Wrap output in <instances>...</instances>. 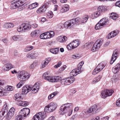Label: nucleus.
Segmentation results:
<instances>
[{"instance_id":"1","label":"nucleus","mask_w":120,"mask_h":120,"mask_svg":"<svg viewBox=\"0 0 120 120\" xmlns=\"http://www.w3.org/2000/svg\"><path fill=\"white\" fill-rule=\"evenodd\" d=\"M72 106L71 103H68L65 104L61 106L59 111L60 114H64L68 112V115L70 116L72 114V110L71 108Z\"/></svg>"},{"instance_id":"2","label":"nucleus","mask_w":120,"mask_h":120,"mask_svg":"<svg viewBox=\"0 0 120 120\" xmlns=\"http://www.w3.org/2000/svg\"><path fill=\"white\" fill-rule=\"evenodd\" d=\"M10 8L12 9L18 8L19 11H20L25 8L22 2L20 0L13 3L11 4Z\"/></svg>"},{"instance_id":"3","label":"nucleus","mask_w":120,"mask_h":120,"mask_svg":"<svg viewBox=\"0 0 120 120\" xmlns=\"http://www.w3.org/2000/svg\"><path fill=\"white\" fill-rule=\"evenodd\" d=\"M18 78L19 80L22 82L27 80L30 77L29 74L27 72L22 71L19 73Z\"/></svg>"},{"instance_id":"4","label":"nucleus","mask_w":120,"mask_h":120,"mask_svg":"<svg viewBox=\"0 0 120 120\" xmlns=\"http://www.w3.org/2000/svg\"><path fill=\"white\" fill-rule=\"evenodd\" d=\"M80 20V19L78 17L74 18L70 21L65 22L64 24V26L65 27L70 28L71 26L79 22Z\"/></svg>"},{"instance_id":"5","label":"nucleus","mask_w":120,"mask_h":120,"mask_svg":"<svg viewBox=\"0 0 120 120\" xmlns=\"http://www.w3.org/2000/svg\"><path fill=\"white\" fill-rule=\"evenodd\" d=\"M103 42V40L101 39L97 40L93 45L91 49V51L93 52H94L97 49H98L102 45Z\"/></svg>"},{"instance_id":"6","label":"nucleus","mask_w":120,"mask_h":120,"mask_svg":"<svg viewBox=\"0 0 120 120\" xmlns=\"http://www.w3.org/2000/svg\"><path fill=\"white\" fill-rule=\"evenodd\" d=\"M30 112L29 109L27 108H25L22 109L19 113V115L24 118L25 117L27 116Z\"/></svg>"},{"instance_id":"7","label":"nucleus","mask_w":120,"mask_h":120,"mask_svg":"<svg viewBox=\"0 0 120 120\" xmlns=\"http://www.w3.org/2000/svg\"><path fill=\"white\" fill-rule=\"evenodd\" d=\"M108 20L105 18L101 19L96 25L95 28L96 30L101 28L102 26L105 25Z\"/></svg>"},{"instance_id":"8","label":"nucleus","mask_w":120,"mask_h":120,"mask_svg":"<svg viewBox=\"0 0 120 120\" xmlns=\"http://www.w3.org/2000/svg\"><path fill=\"white\" fill-rule=\"evenodd\" d=\"M45 112H40L33 117L32 120H43L46 116Z\"/></svg>"},{"instance_id":"9","label":"nucleus","mask_w":120,"mask_h":120,"mask_svg":"<svg viewBox=\"0 0 120 120\" xmlns=\"http://www.w3.org/2000/svg\"><path fill=\"white\" fill-rule=\"evenodd\" d=\"M113 92V91L112 90H103L101 92V96L102 98H105L108 96H111Z\"/></svg>"},{"instance_id":"10","label":"nucleus","mask_w":120,"mask_h":120,"mask_svg":"<svg viewBox=\"0 0 120 120\" xmlns=\"http://www.w3.org/2000/svg\"><path fill=\"white\" fill-rule=\"evenodd\" d=\"M15 110L14 108H12L9 110L6 116V120H10L13 116Z\"/></svg>"},{"instance_id":"11","label":"nucleus","mask_w":120,"mask_h":120,"mask_svg":"<svg viewBox=\"0 0 120 120\" xmlns=\"http://www.w3.org/2000/svg\"><path fill=\"white\" fill-rule=\"evenodd\" d=\"M104 65L102 63L99 64L94 70L93 73L95 74V73H98L102 70L105 67Z\"/></svg>"},{"instance_id":"12","label":"nucleus","mask_w":120,"mask_h":120,"mask_svg":"<svg viewBox=\"0 0 120 120\" xmlns=\"http://www.w3.org/2000/svg\"><path fill=\"white\" fill-rule=\"evenodd\" d=\"M31 90V87L29 86L26 85L24 86L22 90V94H26L30 91Z\"/></svg>"},{"instance_id":"13","label":"nucleus","mask_w":120,"mask_h":120,"mask_svg":"<svg viewBox=\"0 0 120 120\" xmlns=\"http://www.w3.org/2000/svg\"><path fill=\"white\" fill-rule=\"evenodd\" d=\"M6 105L5 106V104L3 106L2 111L0 112V119L2 120L4 117V115L6 112H7L8 109L6 107Z\"/></svg>"},{"instance_id":"14","label":"nucleus","mask_w":120,"mask_h":120,"mask_svg":"<svg viewBox=\"0 0 120 120\" xmlns=\"http://www.w3.org/2000/svg\"><path fill=\"white\" fill-rule=\"evenodd\" d=\"M47 8V4H44L37 10V12L38 13H41L42 12L45 11Z\"/></svg>"},{"instance_id":"15","label":"nucleus","mask_w":120,"mask_h":120,"mask_svg":"<svg viewBox=\"0 0 120 120\" xmlns=\"http://www.w3.org/2000/svg\"><path fill=\"white\" fill-rule=\"evenodd\" d=\"M39 84L35 83L34 85L31 87V90H32V92L33 94H35L39 90Z\"/></svg>"},{"instance_id":"16","label":"nucleus","mask_w":120,"mask_h":120,"mask_svg":"<svg viewBox=\"0 0 120 120\" xmlns=\"http://www.w3.org/2000/svg\"><path fill=\"white\" fill-rule=\"evenodd\" d=\"M83 64V61L79 63L78 65L77 68L74 69L77 74H80L82 72V71L81 70V69Z\"/></svg>"},{"instance_id":"17","label":"nucleus","mask_w":120,"mask_h":120,"mask_svg":"<svg viewBox=\"0 0 120 120\" xmlns=\"http://www.w3.org/2000/svg\"><path fill=\"white\" fill-rule=\"evenodd\" d=\"M69 7L68 5L64 4L62 6L60 10V11L61 13L66 12L69 10Z\"/></svg>"},{"instance_id":"18","label":"nucleus","mask_w":120,"mask_h":120,"mask_svg":"<svg viewBox=\"0 0 120 120\" xmlns=\"http://www.w3.org/2000/svg\"><path fill=\"white\" fill-rule=\"evenodd\" d=\"M14 99L18 103L22 101V98L21 96V95L19 93H17L14 96Z\"/></svg>"},{"instance_id":"19","label":"nucleus","mask_w":120,"mask_h":120,"mask_svg":"<svg viewBox=\"0 0 120 120\" xmlns=\"http://www.w3.org/2000/svg\"><path fill=\"white\" fill-rule=\"evenodd\" d=\"M117 55L116 52H113L110 62V64H112L116 59Z\"/></svg>"},{"instance_id":"20","label":"nucleus","mask_w":120,"mask_h":120,"mask_svg":"<svg viewBox=\"0 0 120 120\" xmlns=\"http://www.w3.org/2000/svg\"><path fill=\"white\" fill-rule=\"evenodd\" d=\"M74 48L78 47L80 44V42L78 40H75L71 42Z\"/></svg>"},{"instance_id":"21","label":"nucleus","mask_w":120,"mask_h":120,"mask_svg":"<svg viewBox=\"0 0 120 120\" xmlns=\"http://www.w3.org/2000/svg\"><path fill=\"white\" fill-rule=\"evenodd\" d=\"M97 108V106L96 105H93L87 111V113H89L94 112Z\"/></svg>"},{"instance_id":"22","label":"nucleus","mask_w":120,"mask_h":120,"mask_svg":"<svg viewBox=\"0 0 120 120\" xmlns=\"http://www.w3.org/2000/svg\"><path fill=\"white\" fill-rule=\"evenodd\" d=\"M98 11L101 13H103L106 10V7L104 6H99L98 8Z\"/></svg>"},{"instance_id":"23","label":"nucleus","mask_w":120,"mask_h":120,"mask_svg":"<svg viewBox=\"0 0 120 120\" xmlns=\"http://www.w3.org/2000/svg\"><path fill=\"white\" fill-rule=\"evenodd\" d=\"M51 82H56L59 81L61 79V77L59 76H51Z\"/></svg>"},{"instance_id":"24","label":"nucleus","mask_w":120,"mask_h":120,"mask_svg":"<svg viewBox=\"0 0 120 120\" xmlns=\"http://www.w3.org/2000/svg\"><path fill=\"white\" fill-rule=\"evenodd\" d=\"M14 25L11 23H5L3 26L4 28H8L13 27Z\"/></svg>"},{"instance_id":"25","label":"nucleus","mask_w":120,"mask_h":120,"mask_svg":"<svg viewBox=\"0 0 120 120\" xmlns=\"http://www.w3.org/2000/svg\"><path fill=\"white\" fill-rule=\"evenodd\" d=\"M47 75L48 73L47 72L45 73L43 75V78H44L45 79L51 82V76H47Z\"/></svg>"},{"instance_id":"26","label":"nucleus","mask_w":120,"mask_h":120,"mask_svg":"<svg viewBox=\"0 0 120 120\" xmlns=\"http://www.w3.org/2000/svg\"><path fill=\"white\" fill-rule=\"evenodd\" d=\"M23 27L24 31L25 30L29 29L31 28L30 25L29 24L23 23L22 24V26Z\"/></svg>"},{"instance_id":"27","label":"nucleus","mask_w":120,"mask_h":120,"mask_svg":"<svg viewBox=\"0 0 120 120\" xmlns=\"http://www.w3.org/2000/svg\"><path fill=\"white\" fill-rule=\"evenodd\" d=\"M61 83L63 85H68L70 84L67 78L62 79L61 80Z\"/></svg>"},{"instance_id":"28","label":"nucleus","mask_w":120,"mask_h":120,"mask_svg":"<svg viewBox=\"0 0 120 120\" xmlns=\"http://www.w3.org/2000/svg\"><path fill=\"white\" fill-rule=\"evenodd\" d=\"M103 75V74L101 75H99L98 77L94 78L92 81V83L93 84L97 83L99 81L102 77V75Z\"/></svg>"},{"instance_id":"29","label":"nucleus","mask_w":120,"mask_h":120,"mask_svg":"<svg viewBox=\"0 0 120 120\" xmlns=\"http://www.w3.org/2000/svg\"><path fill=\"white\" fill-rule=\"evenodd\" d=\"M49 105L53 111H54L57 107V105L55 103L51 102Z\"/></svg>"},{"instance_id":"30","label":"nucleus","mask_w":120,"mask_h":120,"mask_svg":"<svg viewBox=\"0 0 120 120\" xmlns=\"http://www.w3.org/2000/svg\"><path fill=\"white\" fill-rule=\"evenodd\" d=\"M38 5V4L37 3H35L30 5L29 6L28 8L30 9H31L37 7Z\"/></svg>"},{"instance_id":"31","label":"nucleus","mask_w":120,"mask_h":120,"mask_svg":"<svg viewBox=\"0 0 120 120\" xmlns=\"http://www.w3.org/2000/svg\"><path fill=\"white\" fill-rule=\"evenodd\" d=\"M51 59L50 58H48L46 59L45 60L44 62L42 64V67L43 68L45 67L48 64L51 60Z\"/></svg>"},{"instance_id":"32","label":"nucleus","mask_w":120,"mask_h":120,"mask_svg":"<svg viewBox=\"0 0 120 120\" xmlns=\"http://www.w3.org/2000/svg\"><path fill=\"white\" fill-rule=\"evenodd\" d=\"M18 105L20 106H26L28 105V103L26 101H21L18 103Z\"/></svg>"},{"instance_id":"33","label":"nucleus","mask_w":120,"mask_h":120,"mask_svg":"<svg viewBox=\"0 0 120 120\" xmlns=\"http://www.w3.org/2000/svg\"><path fill=\"white\" fill-rule=\"evenodd\" d=\"M44 111L45 112H47L48 113L51 112L53 111L52 110V109L50 108L49 106V105L45 107Z\"/></svg>"},{"instance_id":"34","label":"nucleus","mask_w":120,"mask_h":120,"mask_svg":"<svg viewBox=\"0 0 120 120\" xmlns=\"http://www.w3.org/2000/svg\"><path fill=\"white\" fill-rule=\"evenodd\" d=\"M110 19L113 20H115L118 18V15L116 13H112L110 14L109 17Z\"/></svg>"},{"instance_id":"35","label":"nucleus","mask_w":120,"mask_h":120,"mask_svg":"<svg viewBox=\"0 0 120 120\" xmlns=\"http://www.w3.org/2000/svg\"><path fill=\"white\" fill-rule=\"evenodd\" d=\"M12 39L15 41H19L21 39V36L19 35H15L12 37Z\"/></svg>"},{"instance_id":"36","label":"nucleus","mask_w":120,"mask_h":120,"mask_svg":"<svg viewBox=\"0 0 120 120\" xmlns=\"http://www.w3.org/2000/svg\"><path fill=\"white\" fill-rule=\"evenodd\" d=\"M39 30H36L32 31L30 34L31 36L32 37H34L36 36H38L39 34Z\"/></svg>"},{"instance_id":"37","label":"nucleus","mask_w":120,"mask_h":120,"mask_svg":"<svg viewBox=\"0 0 120 120\" xmlns=\"http://www.w3.org/2000/svg\"><path fill=\"white\" fill-rule=\"evenodd\" d=\"M26 57L31 59H34L35 58L34 54L31 53H29L26 55Z\"/></svg>"},{"instance_id":"38","label":"nucleus","mask_w":120,"mask_h":120,"mask_svg":"<svg viewBox=\"0 0 120 120\" xmlns=\"http://www.w3.org/2000/svg\"><path fill=\"white\" fill-rule=\"evenodd\" d=\"M50 51L51 53L53 54H57L58 51H59L58 49L57 48H52L50 49Z\"/></svg>"},{"instance_id":"39","label":"nucleus","mask_w":120,"mask_h":120,"mask_svg":"<svg viewBox=\"0 0 120 120\" xmlns=\"http://www.w3.org/2000/svg\"><path fill=\"white\" fill-rule=\"evenodd\" d=\"M58 93V92L57 91H55L51 94H50L48 96V99L49 100L52 99L54 96L56 95Z\"/></svg>"},{"instance_id":"40","label":"nucleus","mask_w":120,"mask_h":120,"mask_svg":"<svg viewBox=\"0 0 120 120\" xmlns=\"http://www.w3.org/2000/svg\"><path fill=\"white\" fill-rule=\"evenodd\" d=\"M88 16L87 15H86L83 16L82 19V23H85L86 22L88 19Z\"/></svg>"},{"instance_id":"41","label":"nucleus","mask_w":120,"mask_h":120,"mask_svg":"<svg viewBox=\"0 0 120 120\" xmlns=\"http://www.w3.org/2000/svg\"><path fill=\"white\" fill-rule=\"evenodd\" d=\"M34 48L33 46H30L24 49V51L25 52L30 51Z\"/></svg>"},{"instance_id":"42","label":"nucleus","mask_w":120,"mask_h":120,"mask_svg":"<svg viewBox=\"0 0 120 120\" xmlns=\"http://www.w3.org/2000/svg\"><path fill=\"white\" fill-rule=\"evenodd\" d=\"M67 78L70 84L72 83L75 81V79L73 77L71 76Z\"/></svg>"},{"instance_id":"43","label":"nucleus","mask_w":120,"mask_h":120,"mask_svg":"<svg viewBox=\"0 0 120 120\" xmlns=\"http://www.w3.org/2000/svg\"><path fill=\"white\" fill-rule=\"evenodd\" d=\"M22 24L19 26L17 28V30L19 32H23L24 31L23 27H22Z\"/></svg>"},{"instance_id":"44","label":"nucleus","mask_w":120,"mask_h":120,"mask_svg":"<svg viewBox=\"0 0 120 120\" xmlns=\"http://www.w3.org/2000/svg\"><path fill=\"white\" fill-rule=\"evenodd\" d=\"M67 48L69 50H71V49H74L73 46L71 44V42L67 46Z\"/></svg>"},{"instance_id":"45","label":"nucleus","mask_w":120,"mask_h":120,"mask_svg":"<svg viewBox=\"0 0 120 120\" xmlns=\"http://www.w3.org/2000/svg\"><path fill=\"white\" fill-rule=\"evenodd\" d=\"M44 39H48L51 38V36L49 34L48 32L45 33Z\"/></svg>"},{"instance_id":"46","label":"nucleus","mask_w":120,"mask_h":120,"mask_svg":"<svg viewBox=\"0 0 120 120\" xmlns=\"http://www.w3.org/2000/svg\"><path fill=\"white\" fill-rule=\"evenodd\" d=\"M119 71L118 69L116 68L115 67L113 68L112 69V71L115 74L117 73Z\"/></svg>"},{"instance_id":"47","label":"nucleus","mask_w":120,"mask_h":120,"mask_svg":"<svg viewBox=\"0 0 120 120\" xmlns=\"http://www.w3.org/2000/svg\"><path fill=\"white\" fill-rule=\"evenodd\" d=\"M91 43H86L84 45V46L86 47L87 49H89L91 47Z\"/></svg>"},{"instance_id":"48","label":"nucleus","mask_w":120,"mask_h":120,"mask_svg":"<svg viewBox=\"0 0 120 120\" xmlns=\"http://www.w3.org/2000/svg\"><path fill=\"white\" fill-rule=\"evenodd\" d=\"M71 75H72L73 76H75L78 74L76 72L75 70L74 69L71 71Z\"/></svg>"},{"instance_id":"49","label":"nucleus","mask_w":120,"mask_h":120,"mask_svg":"<svg viewBox=\"0 0 120 120\" xmlns=\"http://www.w3.org/2000/svg\"><path fill=\"white\" fill-rule=\"evenodd\" d=\"M94 16L95 18H97L98 17L101 13L98 11L95 12L94 13Z\"/></svg>"},{"instance_id":"50","label":"nucleus","mask_w":120,"mask_h":120,"mask_svg":"<svg viewBox=\"0 0 120 120\" xmlns=\"http://www.w3.org/2000/svg\"><path fill=\"white\" fill-rule=\"evenodd\" d=\"M53 16V14L52 12H50V13H48L47 16L48 18H52Z\"/></svg>"},{"instance_id":"51","label":"nucleus","mask_w":120,"mask_h":120,"mask_svg":"<svg viewBox=\"0 0 120 120\" xmlns=\"http://www.w3.org/2000/svg\"><path fill=\"white\" fill-rule=\"evenodd\" d=\"M23 85V82L21 81L18 84L16 85L17 88H19Z\"/></svg>"},{"instance_id":"52","label":"nucleus","mask_w":120,"mask_h":120,"mask_svg":"<svg viewBox=\"0 0 120 120\" xmlns=\"http://www.w3.org/2000/svg\"><path fill=\"white\" fill-rule=\"evenodd\" d=\"M66 66V65H64L62 67L60 68L59 69V71L60 72L63 70H64L65 69Z\"/></svg>"},{"instance_id":"53","label":"nucleus","mask_w":120,"mask_h":120,"mask_svg":"<svg viewBox=\"0 0 120 120\" xmlns=\"http://www.w3.org/2000/svg\"><path fill=\"white\" fill-rule=\"evenodd\" d=\"M3 70L4 71H8L9 70V68H8L7 67V66L6 65H4L3 67Z\"/></svg>"},{"instance_id":"54","label":"nucleus","mask_w":120,"mask_h":120,"mask_svg":"<svg viewBox=\"0 0 120 120\" xmlns=\"http://www.w3.org/2000/svg\"><path fill=\"white\" fill-rule=\"evenodd\" d=\"M23 119L22 117L19 116V115L17 116L16 117L15 120H23Z\"/></svg>"},{"instance_id":"55","label":"nucleus","mask_w":120,"mask_h":120,"mask_svg":"<svg viewBox=\"0 0 120 120\" xmlns=\"http://www.w3.org/2000/svg\"><path fill=\"white\" fill-rule=\"evenodd\" d=\"M48 33L49 34V35L51 36V38L53 37L55 35L54 32V31H50L49 32H48Z\"/></svg>"},{"instance_id":"56","label":"nucleus","mask_w":120,"mask_h":120,"mask_svg":"<svg viewBox=\"0 0 120 120\" xmlns=\"http://www.w3.org/2000/svg\"><path fill=\"white\" fill-rule=\"evenodd\" d=\"M5 94V92L3 91L1 89H0V96H4Z\"/></svg>"},{"instance_id":"57","label":"nucleus","mask_w":120,"mask_h":120,"mask_svg":"<svg viewBox=\"0 0 120 120\" xmlns=\"http://www.w3.org/2000/svg\"><path fill=\"white\" fill-rule=\"evenodd\" d=\"M57 40L59 42H63V38L61 36L57 38Z\"/></svg>"},{"instance_id":"58","label":"nucleus","mask_w":120,"mask_h":120,"mask_svg":"<svg viewBox=\"0 0 120 120\" xmlns=\"http://www.w3.org/2000/svg\"><path fill=\"white\" fill-rule=\"evenodd\" d=\"M116 105L117 106L120 107V98L117 100L116 102Z\"/></svg>"},{"instance_id":"59","label":"nucleus","mask_w":120,"mask_h":120,"mask_svg":"<svg viewBox=\"0 0 120 120\" xmlns=\"http://www.w3.org/2000/svg\"><path fill=\"white\" fill-rule=\"evenodd\" d=\"M36 65V63L35 62H34L32 64H31L30 66V69H32L33 68L35 67Z\"/></svg>"},{"instance_id":"60","label":"nucleus","mask_w":120,"mask_h":120,"mask_svg":"<svg viewBox=\"0 0 120 120\" xmlns=\"http://www.w3.org/2000/svg\"><path fill=\"white\" fill-rule=\"evenodd\" d=\"M6 65L7 66V67L8 68H9V70L13 67L12 65L10 63H8Z\"/></svg>"},{"instance_id":"61","label":"nucleus","mask_w":120,"mask_h":120,"mask_svg":"<svg viewBox=\"0 0 120 120\" xmlns=\"http://www.w3.org/2000/svg\"><path fill=\"white\" fill-rule=\"evenodd\" d=\"M45 34V33H43L40 35V37L41 39H44Z\"/></svg>"},{"instance_id":"62","label":"nucleus","mask_w":120,"mask_h":120,"mask_svg":"<svg viewBox=\"0 0 120 120\" xmlns=\"http://www.w3.org/2000/svg\"><path fill=\"white\" fill-rule=\"evenodd\" d=\"M115 67L116 68H117V69H118V70H120V64L119 63H118L116 65Z\"/></svg>"},{"instance_id":"63","label":"nucleus","mask_w":120,"mask_h":120,"mask_svg":"<svg viewBox=\"0 0 120 120\" xmlns=\"http://www.w3.org/2000/svg\"><path fill=\"white\" fill-rule=\"evenodd\" d=\"M115 5L116 6L120 7V1H117L115 3Z\"/></svg>"},{"instance_id":"64","label":"nucleus","mask_w":120,"mask_h":120,"mask_svg":"<svg viewBox=\"0 0 120 120\" xmlns=\"http://www.w3.org/2000/svg\"><path fill=\"white\" fill-rule=\"evenodd\" d=\"M109 117L108 116H106L103 117L101 119V120H108Z\"/></svg>"}]
</instances>
